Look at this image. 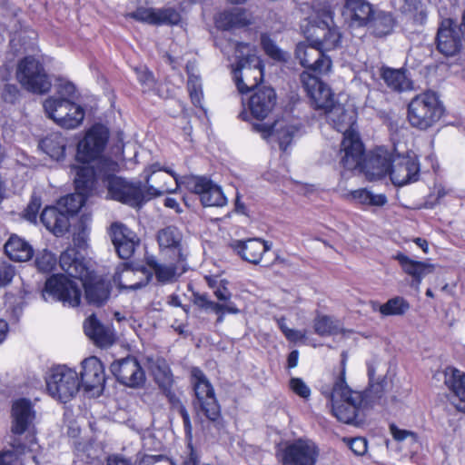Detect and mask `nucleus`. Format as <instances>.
I'll list each match as a JSON object with an SVG mask.
<instances>
[{
    "label": "nucleus",
    "mask_w": 465,
    "mask_h": 465,
    "mask_svg": "<svg viewBox=\"0 0 465 465\" xmlns=\"http://www.w3.org/2000/svg\"><path fill=\"white\" fill-rule=\"evenodd\" d=\"M35 417V411L29 400L23 398L13 402L11 435L8 441L11 449L0 452V465H16L17 459L21 455H25L27 460H31L39 465L40 461L34 454L38 447L35 437L26 435L25 437L26 441H24L23 436L33 430Z\"/></svg>",
    "instance_id": "f257e3e1"
},
{
    "label": "nucleus",
    "mask_w": 465,
    "mask_h": 465,
    "mask_svg": "<svg viewBox=\"0 0 465 465\" xmlns=\"http://www.w3.org/2000/svg\"><path fill=\"white\" fill-rule=\"evenodd\" d=\"M333 127L342 133L341 159V165L347 170H354L363 157V145L359 134L353 129L355 114L352 110H347L341 104H333L330 109L324 112Z\"/></svg>",
    "instance_id": "f03ea898"
},
{
    "label": "nucleus",
    "mask_w": 465,
    "mask_h": 465,
    "mask_svg": "<svg viewBox=\"0 0 465 465\" xmlns=\"http://www.w3.org/2000/svg\"><path fill=\"white\" fill-rule=\"evenodd\" d=\"M345 362L342 361L341 371L333 383L331 391H323L329 399L331 412L338 420L344 423H352L357 416V411L364 401L362 392L351 390L345 381Z\"/></svg>",
    "instance_id": "7ed1b4c3"
},
{
    "label": "nucleus",
    "mask_w": 465,
    "mask_h": 465,
    "mask_svg": "<svg viewBox=\"0 0 465 465\" xmlns=\"http://www.w3.org/2000/svg\"><path fill=\"white\" fill-rule=\"evenodd\" d=\"M95 182L102 179L104 183H106L108 193L113 199L133 207L139 206L146 200L140 183H134L111 173H102V170H99L98 173L95 172ZM173 192H174V190L169 188L166 184H163L159 188H155L152 185L147 188V194L150 195L149 199L151 197L160 196L165 193Z\"/></svg>",
    "instance_id": "20e7f679"
},
{
    "label": "nucleus",
    "mask_w": 465,
    "mask_h": 465,
    "mask_svg": "<svg viewBox=\"0 0 465 465\" xmlns=\"http://www.w3.org/2000/svg\"><path fill=\"white\" fill-rule=\"evenodd\" d=\"M237 58L232 69L233 78L240 93H246L257 86L263 76V66L255 54L250 53L248 45L238 43L234 45Z\"/></svg>",
    "instance_id": "39448f33"
},
{
    "label": "nucleus",
    "mask_w": 465,
    "mask_h": 465,
    "mask_svg": "<svg viewBox=\"0 0 465 465\" xmlns=\"http://www.w3.org/2000/svg\"><path fill=\"white\" fill-rule=\"evenodd\" d=\"M444 112L437 94L425 92L416 95L408 105V119L416 128L426 130L436 124Z\"/></svg>",
    "instance_id": "423d86ee"
},
{
    "label": "nucleus",
    "mask_w": 465,
    "mask_h": 465,
    "mask_svg": "<svg viewBox=\"0 0 465 465\" xmlns=\"http://www.w3.org/2000/svg\"><path fill=\"white\" fill-rule=\"evenodd\" d=\"M191 383L194 391L193 406L197 414L202 413L209 420L217 421L221 416V410L214 389L206 375L197 367L191 370Z\"/></svg>",
    "instance_id": "0eeeda50"
},
{
    "label": "nucleus",
    "mask_w": 465,
    "mask_h": 465,
    "mask_svg": "<svg viewBox=\"0 0 465 465\" xmlns=\"http://www.w3.org/2000/svg\"><path fill=\"white\" fill-rule=\"evenodd\" d=\"M45 383L50 396L62 402L73 399L80 389L78 373L65 365L52 367L45 374Z\"/></svg>",
    "instance_id": "6e6552de"
},
{
    "label": "nucleus",
    "mask_w": 465,
    "mask_h": 465,
    "mask_svg": "<svg viewBox=\"0 0 465 465\" xmlns=\"http://www.w3.org/2000/svg\"><path fill=\"white\" fill-rule=\"evenodd\" d=\"M15 77L23 88L34 94H45L52 86L44 64L32 55L25 56L18 62Z\"/></svg>",
    "instance_id": "1a4fd4ad"
},
{
    "label": "nucleus",
    "mask_w": 465,
    "mask_h": 465,
    "mask_svg": "<svg viewBox=\"0 0 465 465\" xmlns=\"http://www.w3.org/2000/svg\"><path fill=\"white\" fill-rule=\"evenodd\" d=\"M312 11L315 15L313 22L317 24L318 30L322 33L321 36L317 34L315 39L324 51L336 48L341 41L339 28L333 23V4L330 0H316L312 4Z\"/></svg>",
    "instance_id": "9d476101"
},
{
    "label": "nucleus",
    "mask_w": 465,
    "mask_h": 465,
    "mask_svg": "<svg viewBox=\"0 0 465 465\" xmlns=\"http://www.w3.org/2000/svg\"><path fill=\"white\" fill-rule=\"evenodd\" d=\"M74 183L76 192L62 197L57 205L66 213L68 217L77 213L84 204L88 195L94 189L95 171L89 165L74 167Z\"/></svg>",
    "instance_id": "9b49d317"
},
{
    "label": "nucleus",
    "mask_w": 465,
    "mask_h": 465,
    "mask_svg": "<svg viewBox=\"0 0 465 465\" xmlns=\"http://www.w3.org/2000/svg\"><path fill=\"white\" fill-rule=\"evenodd\" d=\"M319 455V447L308 438L288 440L276 452L281 465H315Z\"/></svg>",
    "instance_id": "f8f14e48"
},
{
    "label": "nucleus",
    "mask_w": 465,
    "mask_h": 465,
    "mask_svg": "<svg viewBox=\"0 0 465 465\" xmlns=\"http://www.w3.org/2000/svg\"><path fill=\"white\" fill-rule=\"evenodd\" d=\"M42 296L46 302H61L64 305L76 307L80 304L82 290L77 282L64 274H54L46 280Z\"/></svg>",
    "instance_id": "ddd939ff"
},
{
    "label": "nucleus",
    "mask_w": 465,
    "mask_h": 465,
    "mask_svg": "<svg viewBox=\"0 0 465 465\" xmlns=\"http://www.w3.org/2000/svg\"><path fill=\"white\" fill-rule=\"evenodd\" d=\"M44 108L50 119L66 129L76 128L84 117L83 107L65 97H49L44 102Z\"/></svg>",
    "instance_id": "4468645a"
},
{
    "label": "nucleus",
    "mask_w": 465,
    "mask_h": 465,
    "mask_svg": "<svg viewBox=\"0 0 465 465\" xmlns=\"http://www.w3.org/2000/svg\"><path fill=\"white\" fill-rule=\"evenodd\" d=\"M301 128L298 119L290 115L277 119L272 125L266 124H254L252 129L262 134L264 139L274 138L282 151L285 152L297 135Z\"/></svg>",
    "instance_id": "2eb2a0df"
},
{
    "label": "nucleus",
    "mask_w": 465,
    "mask_h": 465,
    "mask_svg": "<svg viewBox=\"0 0 465 465\" xmlns=\"http://www.w3.org/2000/svg\"><path fill=\"white\" fill-rule=\"evenodd\" d=\"M295 54L300 64L309 73L312 71L318 74H324L331 69L332 63L331 58L324 54V50L319 44H316L315 40L312 44H298Z\"/></svg>",
    "instance_id": "dca6fc26"
},
{
    "label": "nucleus",
    "mask_w": 465,
    "mask_h": 465,
    "mask_svg": "<svg viewBox=\"0 0 465 465\" xmlns=\"http://www.w3.org/2000/svg\"><path fill=\"white\" fill-rule=\"evenodd\" d=\"M107 140L108 131L104 126H93L78 143L77 160L84 163L99 158L105 147Z\"/></svg>",
    "instance_id": "f3484780"
},
{
    "label": "nucleus",
    "mask_w": 465,
    "mask_h": 465,
    "mask_svg": "<svg viewBox=\"0 0 465 465\" xmlns=\"http://www.w3.org/2000/svg\"><path fill=\"white\" fill-rule=\"evenodd\" d=\"M300 79L315 109L326 112L335 103L333 93L319 77L304 71L301 74Z\"/></svg>",
    "instance_id": "a211bd4d"
},
{
    "label": "nucleus",
    "mask_w": 465,
    "mask_h": 465,
    "mask_svg": "<svg viewBox=\"0 0 465 465\" xmlns=\"http://www.w3.org/2000/svg\"><path fill=\"white\" fill-rule=\"evenodd\" d=\"M186 187L200 196L203 206L223 207L227 204V198L221 186L204 176L188 178Z\"/></svg>",
    "instance_id": "6ab92c4d"
},
{
    "label": "nucleus",
    "mask_w": 465,
    "mask_h": 465,
    "mask_svg": "<svg viewBox=\"0 0 465 465\" xmlns=\"http://www.w3.org/2000/svg\"><path fill=\"white\" fill-rule=\"evenodd\" d=\"M79 380L80 385L82 384L85 391L92 392L94 396H99L105 383L104 367L102 361L94 356L84 360Z\"/></svg>",
    "instance_id": "aec40b11"
},
{
    "label": "nucleus",
    "mask_w": 465,
    "mask_h": 465,
    "mask_svg": "<svg viewBox=\"0 0 465 465\" xmlns=\"http://www.w3.org/2000/svg\"><path fill=\"white\" fill-rule=\"evenodd\" d=\"M420 165L415 157L410 155H397L391 162L388 173L392 183L396 186H404L419 179Z\"/></svg>",
    "instance_id": "412c9836"
},
{
    "label": "nucleus",
    "mask_w": 465,
    "mask_h": 465,
    "mask_svg": "<svg viewBox=\"0 0 465 465\" xmlns=\"http://www.w3.org/2000/svg\"><path fill=\"white\" fill-rule=\"evenodd\" d=\"M111 371L117 381L128 387H137L145 380V374L135 357L128 356L114 361Z\"/></svg>",
    "instance_id": "4be33fe9"
},
{
    "label": "nucleus",
    "mask_w": 465,
    "mask_h": 465,
    "mask_svg": "<svg viewBox=\"0 0 465 465\" xmlns=\"http://www.w3.org/2000/svg\"><path fill=\"white\" fill-rule=\"evenodd\" d=\"M462 46L461 28L450 19L442 21L437 34V48L446 56L455 55Z\"/></svg>",
    "instance_id": "5701e85b"
},
{
    "label": "nucleus",
    "mask_w": 465,
    "mask_h": 465,
    "mask_svg": "<svg viewBox=\"0 0 465 465\" xmlns=\"http://www.w3.org/2000/svg\"><path fill=\"white\" fill-rule=\"evenodd\" d=\"M183 233L175 226H166L157 232V242L162 252L170 253L175 262L183 261L185 256L183 248Z\"/></svg>",
    "instance_id": "b1692460"
},
{
    "label": "nucleus",
    "mask_w": 465,
    "mask_h": 465,
    "mask_svg": "<svg viewBox=\"0 0 465 465\" xmlns=\"http://www.w3.org/2000/svg\"><path fill=\"white\" fill-rule=\"evenodd\" d=\"M375 9L366 0H345L342 15L351 27H366Z\"/></svg>",
    "instance_id": "393cba45"
},
{
    "label": "nucleus",
    "mask_w": 465,
    "mask_h": 465,
    "mask_svg": "<svg viewBox=\"0 0 465 465\" xmlns=\"http://www.w3.org/2000/svg\"><path fill=\"white\" fill-rule=\"evenodd\" d=\"M276 104V94L271 87H258L251 95L248 107L252 117L263 120L272 111Z\"/></svg>",
    "instance_id": "a878e982"
},
{
    "label": "nucleus",
    "mask_w": 465,
    "mask_h": 465,
    "mask_svg": "<svg viewBox=\"0 0 465 465\" xmlns=\"http://www.w3.org/2000/svg\"><path fill=\"white\" fill-rule=\"evenodd\" d=\"M391 154L383 148H378L372 152L368 158L362 161L357 167H361L370 180H376L385 176L391 166Z\"/></svg>",
    "instance_id": "bb28decb"
},
{
    "label": "nucleus",
    "mask_w": 465,
    "mask_h": 465,
    "mask_svg": "<svg viewBox=\"0 0 465 465\" xmlns=\"http://www.w3.org/2000/svg\"><path fill=\"white\" fill-rule=\"evenodd\" d=\"M231 246L243 260L258 264L262 255L271 250L272 243L259 238H251L245 241H233Z\"/></svg>",
    "instance_id": "cd10ccee"
},
{
    "label": "nucleus",
    "mask_w": 465,
    "mask_h": 465,
    "mask_svg": "<svg viewBox=\"0 0 465 465\" xmlns=\"http://www.w3.org/2000/svg\"><path fill=\"white\" fill-rule=\"evenodd\" d=\"M59 264L68 276L78 280H86L88 274L92 273L75 248L70 247L64 251L60 255Z\"/></svg>",
    "instance_id": "c85d7f7f"
},
{
    "label": "nucleus",
    "mask_w": 465,
    "mask_h": 465,
    "mask_svg": "<svg viewBox=\"0 0 465 465\" xmlns=\"http://www.w3.org/2000/svg\"><path fill=\"white\" fill-rule=\"evenodd\" d=\"M40 220L44 226L55 236L64 234L70 226L68 213L58 205L45 207L40 215Z\"/></svg>",
    "instance_id": "c756f323"
},
{
    "label": "nucleus",
    "mask_w": 465,
    "mask_h": 465,
    "mask_svg": "<svg viewBox=\"0 0 465 465\" xmlns=\"http://www.w3.org/2000/svg\"><path fill=\"white\" fill-rule=\"evenodd\" d=\"M192 301L199 309L205 312L211 311L217 314V323L223 322L225 313L237 314L240 312L234 302H215L211 301L206 293L193 292Z\"/></svg>",
    "instance_id": "7c9ffc66"
},
{
    "label": "nucleus",
    "mask_w": 465,
    "mask_h": 465,
    "mask_svg": "<svg viewBox=\"0 0 465 465\" xmlns=\"http://www.w3.org/2000/svg\"><path fill=\"white\" fill-rule=\"evenodd\" d=\"M84 329L86 336L99 347H107L114 342L112 330L108 326L102 324L94 314H92L85 320Z\"/></svg>",
    "instance_id": "2f4dec72"
},
{
    "label": "nucleus",
    "mask_w": 465,
    "mask_h": 465,
    "mask_svg": "<svg viewBox=\"0 0 465 465\" xmlns=\"http://www.w3.org/2000/svg\"><path fill=\"white\" fill-rule=\"evenodd\" d=\"M445 384L452 393L451 403L457 411L465 412V373L452 370L446 374Z\"/></svg>",
    "instance_id": "473e14b6"
},
{
    "label": "nucleus",
    "mask_w": 465,
    "mask_h": 465,
    "mask_svg": "<svg viewBox=\"0 0 465 465\" xmlns=\"http://www.w3.org/2000/svg\"><path fill=\"white\" fill-rule=\"evenodd\" d=\"M394 259L399 262L404 272L412 277L416 284H420L421 280L434 270L432 264L413 261L401 252L397 253Z\"/></svg>",
    "instance_id": "72a5a7b5"
},
{
    "label": "nucleus",
    "mask_w": 465,
    "mask_h": 465,
    "mask_svg": "<svg viewBox=\"0 0 465 465\" xmlns=\"http://www.w3.org/2000/svg\"><path fill=\"white\" fill-rule=\"evenodd\" d=\"M250 20L246 11L242 8L234 7L223 11L215 17L216 27L223 30H230L234 27H242L247 25Z\"/></svg>",
    "instance_id": "f704fd0d"
},
{
    "label": "nucleus",
    "mask_w": 465,
    "mask_h": 465,
    "mask_svg": "<svg viewBox=\"0 0 465 465\" xmlns=\"http://www.w3.org/2000/svg\"><path fill=\"white\" fill-rule=\"evenodd\" d=\"M6 255L15 262L29 261L34 254L32 246L17 235H12L5 244Z\"/></svg>",
    "instance_id": "c9c22d12"
},
{
    "label": "nucleus",
    "mask_w": 465,
    "mask_h": 465,
    "mask_svg": "<svg viewBox=\"0 0 465 465\" xmlns=\"http://www.w3.org/2000/svg\"><path fill=\"white\" fill-rule=\"evenodd\" d=\"M343 197L351 203L367 206L381 207L387 203V197L385 194H375L367 189L350 191L344 193Z\"/></svg>",
    "instance_id": "e433bc0d"
},
{
    "label": "nucleus",
    "mask_w": 465,
    "mask_h": 465,
    "mask_svg": "<svg viewBox=\"0 0 465 465\" xmlns=\"http://www.w3.org/2000/svg\"><path fill=\"white\" fill-rule=\"evenodd\" d=\"M393 26L394 18L391 14L381 10L374 11V15L366 25L371 34L379 37L391 34Z\"/></svg>",
    "instance_id": "4c0bfd02"
},
{
    "label": "nucleus",
    "mask_w": 465,
    "mask_h": 465,
    "mask_svg": "<svg viewBox=\"0 0 465 465\" xmlns=\"http://www.w3.org/2000/svg\"><path fill=\"white\" fill-rule=\"evenodd\" d=\"M372 311L379 312L382 316H400L406 313L410 309V303L401 296L393 297L385 303L371 302Z\"/></svg>",
    "instance_id": "58836bf2"
},
{
    "label": "nucleus",
    "mask_w": 465,
    "mask_h": 465,
    "mask_svg": "<svg viewBox=\"0 0 465 465\" xmlns=\"http://www.w3.org/2000/svg\"><path fill=\"white\" fill-rule=\"evenodd\" d=\"M41 149L54 160L64 156L66 140L60 133H52L40 143Z\"/></svg>",
    "instance_id": "ea45409f"
},
{
    "label": "nucleus",
    "mask_w": 465,
    "mask_h": 465,
    "mask_svg": "<svg viewBox=\"0 0 465 465\" xmlns=\"http://www.w3.org/2000/svg\"><path fill=\"white\" fill-rule=\"evenodd\" d=\"M381 78L393 91L402 92L411 87V82L407 77L405 71L401 69L382 68Z\"/></svg>",
    "instance_id": "a19ab883"
},
{
    "label": "nucleus",
    "mask_w": 465,
    "mask_h": 465,
    "mask_svg": "<svg viewBox=\"0 0 465 465\" xmlns=\"http://www.w3.org/2000/svg\"><path fill=\"white\" fill-rule=\"evenodd\" d=\"M81 286L84 288L85 298L89 303L100 306L105 302L109 297V292L104 287V283H92L91 273L88 274L86 280H80Z\"/></svg>",
    "instance_id": "79ce46f5"
},
{
    "label": "nucleus",
    "mask_w": 465,
    "mask_h": 465,
    "mask_svg": "<svg viewBox=\"0 0 465 465\" xmlns=\"http://www.w3.org/2000/svg\"><path fill=\"white\" fill-rule=\"evenodd\" d=\"M148 368L159 386L166 388L172 382V373L166 361L161 357L148 358Z\"/></svg>",
    "instance_id": "37998d69"
},
{
    "label": "nucleus",
    "mask_w": 465,
    "mask_h": 465,
    "mask_svg": "<svg viewBox=\"0 0 465 465\" xmlns=\"http://www.w3.org/2000/svg\"><path fill=\"white\" fill-rule=\"evenodd\" d=\"M149 266L155 273L157 281L163 284L171 283L177 277V268L173 263H160L156 261H150Z\"/></svg>",
    "instance_id": "c03bdc74"
},
{
    "label": "nucleus",
    "mask_w": 465,
    "mask_h": 465,
    "mask_svg": "<svg viewBox=\"0 0 465 465\" xmlns=\"http://www.w3.org/2000/svg\"><path fill=\"white\" fill-rule=\"evenodd\" d=\"M262 49L271 58L276 61H287L289 54L281 50L276 44L266 35L261 36Z\"/></svg>",
    "instance_id": "a18cd8bd"
},
{
    "label": "nucleus",
    "mask_w": 465,
    "mask_h": 465,
    "mask_svg": "<svg viewBox=\"0 0 465 465\" xmlns=\"http://www.w3.org/2000/svg\"><path fill=\"white\" fill-rule=\"evenodd\" d=\"M186 70L189 74L187 87L190 94V97L193 104L198 106L201 104L203 97L202 84L199 77L191 73V67L189 64L186 65Z\"/></svg>",
    "instance_id": "49530a36"
},
{
    "label": "nucleus",
    "mask_w": 465,
    "mask_h": 465,
    "mask_svg": "<svg viewBox=\"0 0 465 465\" xmlns=\"http://www.w3.org/2000/svg\"><path fill=\"white\" fill-rule=\"evenodd\" d=\"M314 331L321 336H327L336 333L338 326L328 316H318L314 320L313 324Z\"/></svg>",
    "instance_id": "de8ad7c7"
},
{
    "label": "nucleus",
    "mask_w": 465,
    "mask_h": 465,
    "mask_svg": "<svg viewBox=\"0 0 465 465\" xmlns=\"http://www.w3.org/2000/svg\"><path fill=\"white\" fill-rule=\"evenodd\" d=\"M110 234L113 242H126L128 238L131 240L138 238L134 232L120 223H114L111 225Z\"/></svg>",
    "instance_id": "09e8293b"
},
{
    "label": "nucleus",
    "mask_w": 465,
    "mask_h": 465,
    "mask_svg": "<svg viewBox=\"0 0 465 465\" xmlns=\"http://www.w3.org/2000/svg\"><path fill=\"white\" fill-rule=\"evenodd\" d=\"M35 263L38 271L50 272L56 264V258L51 252L44 250L37 253Z\"/></svg>",
    "instance_id": "8fccbe9b"
},
{
    "label": "nucleus",
    "mask_w": 465,
    "mask_h": 465,
    "mask_svg": "<svg viewBox=\"0 0 465 465\" xmlns=\"http://www.w3.org/2000/svg\"><path fill=\"white\" fill-rule=\"evenodd\" d=\"M127 240L128 241L126 242H113L118 256L124 260H127L133 256L135 247L139 243L138 238L134 239V240H131L130 238H128Z\"/></svg>",
    "instance_id": "3c124183"
},
{
    "label": "nucleus",
    "mask_w": 465,
    "mask_h": 465,
    "mask_svg": "<svg viewBox=\"0 0 465 465\" xmlns=\"http://www.w3.org/2000/svg\"><path fill=\"white\" fill-rule=\"evenodd\" d=\"M130 17L151 25H157V10L153 8L139 7L131 13Z\"/></svg>",
    "instance_id": "603ef678"
},
{
    "label": "nucleus",
    "mask_w": 465,
    "mask_h": 465,
    "mask_svg": "<svg viewBox=\"0 0 465 465\" xmlns=\"http://www.w3.org/2000/svg\"><path fill=\"white\" fill-rule=\"evenodd\" d=\"M180 19V14L173 8L157 10V25H177Z\"/></svg>",
    "instance_id": "864d4df0"
},
{
    "label": "nucleus",
    "mask_w": 465,
    "mask_h": 465,
    "mask_svg": "<svg viewBox=\"0 0 465 465\" xmlns=\"http://www.w3.org/2000/svg\"><path fill=\"white\" fill-rule=\"evenodd\" d=\"M135 273L128 269L125 268L122 272H116L114 276V282L118 284V286L122 289H130V290H137L142 287V284L140 282H134V283H126L123 281L124 278H131L134 276Z\"/></svg>",
    "instance_id": "5fc2aeb1"
},
{
    "label": "nucleus",
    "mask_w": 465,
    "mask_h": 465,
    "mask_svg": "<svg viewBox=\"0 0 465 465\" xmlns=\"http://www.w3.org/2000/svg\"><path fill=\"white\" fill-rule=\"evenodd\" d=\"M390 431L393 436L394 440L398 441L409 440L411 444L417 443L418 438L413 431L401 430L398 428L395 424L390 425Z\"/></svg>",
    "instance_id": "6e6d98bb"
},
{
    "label": "nucleus",
    "mask_w": 465,
    "mask_h": 465,
    "mask_svg": "<svg viewBox=\"0 0 465 465\" xmlns=\"http://www.w3.org/2000/svg\"><path fill=\"white\" fill-rule=\"evenodd\" d=\"M172 406H173V410H175L181 415V417L183 419L185 432L187 434H191V432H192L191 420H190L189 413H188L186 408L184 407V405L180 401V400L173 399V400H172Z\"/></svg>",
    "instance_id": "4d7b16f0"
},
{
    "label": "nucleus",
    "mask_w": 465,
    "mask_h": 465,
    "mask_svg": "<svg viewBox=\"0 0 465 465\" xmlns=\"http://www.w3.org/2000/svg\"><path fill=\"white\" fill-rule=\"evenodd\" d=\"M291 389L300 397L307 399L311 395V390L300 378H292L290 381Z\"/></svg>",
    "instance_id": "13d9d810"
},
{
    "label": "nucleus",
    "mask_w": 465,
    "mask_h": 465,
    "mask_svg": "<svg viewBox=\"0 0 465 465\" xmlns=\"http://www.w3.org/2000/svg\"><path fill=\"white\" fill-rule=\"evenodd\" d=\"M348 446L353 453L358 456H362L367 451V440L364 438L357 437L353 439L345 440Z\"/></svg>",
    "instance_id": "bf43d9fd"
},
{
    "label": "nucleus",
    "mask_w": 465,
    "mask_h": 465,
    "mask_svg": "<svg viewBox=\"0 0 465 465\" xmlns=\"http://www.w3.org/2000/svg\"><path fill=\"white\" fill-rule=\"evenodd\" d=\"M40 207L41 200L36 197L32 198L31 202L25 210V218L31 223H35Z\"/></svg>",
    "instance_id": "052dcab7"
},
{
    "label": "nucleus",
    "mask_w": 465,
    "mask_h": 465,
    "mask_svg": "<svg viewBox=\"0 0 465 465\" xmlns=\"http://www.w3.org/2000/svg\"><path fill=\"white\" fill-rule=\"evenodd\" d=\"M15 275L14 268L6 263L0 262V286L8 284Z\"/></svg>",
    "instance_id": "680f3d73"
},
{
    "label": "nucleus",
    "mask_w": 465,
    "mask_h": 465,
    "mask_svg": "<svg viewBox=\"0 0 465 465\" xmlns=\"http://www.w3.org/2000/svg\"><path fill=\"white\" fill-rule=\"evenodd\" d=\"M3 97L5 102L15 104L20 97V91L15 84H5Z\"/></svg>",
    "instance_id": "e2e57ef3"
},
{
    "label": "nucleus",
    "mask_w": 465,
    "mask_h": 465,
    "mask_svg": "<svg viewBox=\"0 0 465 465\" xmlns=\"http://www.w3.org/2000/svg\"><path fill=\"white\" fill-rule=\"evenodd\" d=\"M141 465H173L172 461L162 455L158 456H144L142 459Z\"/></svg>",
    "instance_id": "0e129e2a"
},
{
    "label": "nucleus",
    "mask_w": 465,
    "mask_h": 465,
    "mask_svg": "<svg viewBox=\"0 0 465 465\" xmlns=\"http://www.w3.org/2000/svg\"><path fill=\"white\" fill-rule=\"evenodd\" d=\"M75 92V87L72 83L65 82L61 83L57 87V96L56 97H65L70 99L74 95Z\"/></svg>",
    "instance_id": "69168bd1"
},
{
    "label": "nucleus",
    "mask_w": 465,
    "mask_h": 465,
    "mask_svg": "<svg viewBox=\"0 0 465 465\" xmlns=\"http://www.w3.org/2000/svg\"><path fill=\"white\" fill-rule=\"evenodd\" d=\"M107 465H136L131 458L120 454L111 455L107 458Z\"/></svg>",
    "instance_id": "338daca9"
},
{
    "label": "nucleus",
    "mask_w": 465,
    "mask_h": 465,
    "mask_svg": "<svg viewBox=\"0 0 465 465\" xmlns=\"http://www.w3.org/2000/svg\"><path fill=\"white\" fill-rule=\"evenodd\" d=\"M214 296L223 302H232L231 301L232 293L224 285L220 284L213 291Z\"/></svg>",
    "instance_id": "774afa93"
}]
</instances>
